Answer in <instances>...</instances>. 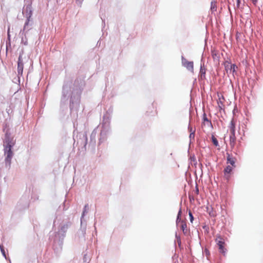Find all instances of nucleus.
I'll return each instance as SVG.
<instances>
[{"label": "nucleus", "instance_id": "9d476101", "mask_svg": "<svg viewBox=\"0 0 263 263\" xmlns=\"http://www.w3.org/2000/svg\"><path fill=\"white\" fill-rule=\"evenodd\" d=\"M206 73V68L204 67V65H201L200 69V74L201 79L205 78V75Z\"/></svg>", "mask_w": 263, "mask_h": 263}, {"label": "nucleus", "instance_id": "ddd939ff", "mask_svg": "<svg viewBox=\"0 0 263 263\" xmlns=\"http://www.w3.org/2000/svg\"><path fill=\"white\" fill-rule=\"evenodd\" d=\"M211 139H212V141L213 144L215 146L217 147V146H219L218 141L217 139H216V138L214 135L212 136Z\"/></svg>", "mask_w": 263, "mask_h": 263}, {"label": "nucleus", "instance_id": "6e6552de", "mask_svg": "<svg viewBox=\"0 0 263 263\" xmlns=\"http://www.w3.org/2000/svg\"><path fill=\"white\" fill-rule=\"evenodd\" d=\"M182 64L186 68L192 72L194 71V63L192 61H188L184 59L182 60Z\"/></svg>", "mask_w": 263, "mask_h": 263}, {"label": "nucleus", "instance_id": "1a4fd4ad", "mask_svg": "<svg viewBox=\"0 0 263 263\" xmlns=\"http://www.w3.org/2000/svg\"><path fill=\"white\" fill-rule=\"evenodd\" d=\"M24 63L22 55L20 54L17 62V72L18 75H22L23 71Z\"/></svg>", "mask_w": 263, "mask_h": 263}, {"label": "nucleus", "instance_id": "2eb2a0df", "mask_svg": "<svg viewBox=\"0 0 263 263\" xmlns=\"http://www.w3.org/2000/svg\"><path fill=\"white\" fill-rule=\"evenodd\" d=\"M189 217H190V221H191V222L192 223L194 220V217H193V215L192 212H191V211H189Z\"/></svg>", "mask_w": 263, "mask_h": 263}, {"label": "nucleus", "instance_id": "5701e85b", "mask_svg": "<svg viewBox=\"0 0 263 263\" xmlns=\"http://www.w3.org/2000/svg\"><path fill=\"white\" fill-rule=\"evenodd\" d=\"M153 109L154 110V112H156V109H155V108H154V107H153Z\"/></svg>", "mask_w": 263, "mask_h": 263}, {"label": "nucleus", "instance_id": "aec40b11", "mask_svg": "<svg viewBox=\"0 0 263 263\" xmlns=\"http://www.w3.org/2000/svg\"><path fill=\"white\" fill-rule=\"evenodd\" d=\"M253 3V5L256 6L258 0H251Z\"/></svg>", "mask_w": 263, "mask_h": 263}, {"label": "nucleus", "instance_id": "dca6fc26", "mask_svg": "<svg viewBox=\"0 0 263 263\" xmlns=\"http://www.w3.org/2000/svg\"><path fill=\"white\" fill-rule=\"evenodd\" d=\"M209 214L210 215H211V216H213V217H214L216 216V214H215V212H209Z\"/></svg>", "mask_w": 263, "mask_h": 263}, {"label": "nucleus", "instance_id": "39448f33", "mask_svg": "<svg viewBox=\"0 0 263 263\" xmlns=\"http://www.w3.org/2000/svg\"><path fill=\"white\" fill-rule=\"evenodd\" d=\"M234 167L228 165L223 170V177L227 180L229 181L232 174V171Z\"/></svg>", "mask_w": 263, "mask_h": 263}, {"label": "nucleus", "instance_id": "20e7f679", "mask_svg": "<svg viewBox=\"0 0 263 263\" xmlns=\"http://www.w3.org/2000/svg\"><path fill=\"white\" fill-rule=\"evenodd\" d=\"M216 241L220 252L224 255L227 250L224 248L226 244L223 238L219 236L216 238Z\"/></svg>", "mask_w": 263, "mask_h": 263}, {"label": "nucleus", "instance_id": "0eeeda50", "mask_svg": "<svg viewBox=\"0 0 263 263\" xmlns=\"http://www.w3.org/2000/svg\"><path fill=\"white\" fill-rule=\"evenodd\" d=\"M226 155L227 163L230 164L231 165V166H232L233 167L235 168L236 167L235 163L236 161V158L228 153H227Z\"/></svg>", "mask_w": 263, "mask_h": 263}, {"label": "nucleus", "instance_id": "7ed1b4c3", "mask_svg": "<svg viewBox=\"0 0 263 263\" xmlns=\"http://www.w3.org/2000/svg\"><path fill=\"white\" fill-rule=\"evenodd\" d=\"M181 211L180 210L178 213L177 218L176 220V223L178 226H180L181 229L182 230L184 234L187 235L188 234L189 231L187 229V225L186 222L183 220H181L180 218L181 216Z\"/></svg>", "mask_w": 263, "mask_h": 263}, {"label": "nucleus", "instance_id": "f03ea898", "mask_svg": "<svg viewBox=\"0 0 263 263\" xmlns=\"http://www.w3.org/2000/svg\"><path fill=\"white\" fill-rule=\"evenodd\" d=\"M5 143L6 144V145H4V151L5 155L6 156L5 161L6 163H8V164L10 165L11 163V158L13 155V152L11 150V148L13 144L7 141H6Z\"/></svg>", "mask_w": 263, "mask_h": 263}, {"label": "nucleus", "instance_id": "a211bd4d", "mask_svg": "<svg viewBox=\"0 0 263 263\" xmlns=\"http://www.w3.org/2000/svg\"><path fill=\"white\" fill-rule=\"evenodd\" d=\"M194 132H195V130H194L193 132L191 133H190V138H194Z\"/></svg>", "mask_w": 263, "mask_h": 263}, {"label": "nucleus", "instance_id": "f8f14e48", "mask_svg": "<svg viewBox=\"0 0 263 263\" xmlns=\"http://www.w3.org/2000/svg\"><path fill=\"white\" fill-rule=\"evenodd\" d=\"M224 100V98L222 96V99L219 98V100L218 101V107L220 108V109H222L223 107V101H222V100Z\"/></svg>", "mask_w": 263, "mask_h": 263}, {"label": "nucleus", "instance_id": "4468645a", "mask_svg": "<svg viewBox=\"0 0 263 263\" xmlns=\"http://www.w3.org/2000/svg\"><path fill=\"white\" fill-rule=\"evenodd\" d=\"M0 249H1V251L3 255V256L6 258L7 259V256H6V253H5V250H4V247L3 246H0Z\"/></svg>", "mask_w": 263, "mask_h": 263}, {"label": "nucleus", "instance_id": "9b49d317", "mask_svg": "<svg viewBox=\"0 0 263 263\" xmlns=\"http://www.w3.org/2000/svg\"><path fill=\"white\" fill-rule=\"evenodd\" d=\"M202 119L203 121V124L204 125H205L206 124H207L208 126L211 125V121L208 120L206 115L205 113H204L203 115Z\"/></svg>", "mask_w": 263, "mask_h": 263}, {"label": "nucleus", "instance_id": "412c9836", "mask_svg": "<svg viewBox=\"0 0 263 263\" xmlns=\"http://www.w3.org/2000/svg\"><path fill=\"white\" fill-rule=\"evenodd\" d=\"M240 0H237V7L238 8L240 5Z\"/></svg>", "mask_w": 263, "mask_h": 263}, {"label": "nucleus", "instance_id": "6ab92c4d", "mask_svg": "<svg viewBox=\"0 0 263 263\" xmlns=\"http://www.w3.org/2000/svg\"><path fill=\"white\" fill-rule=\"evenodd\" d=\"M76 1L78 3V4L81 6L83 0H76Z\"/></svg>", "mask_w": 263, "mask_h": 263}, {"label": "nucleus", "instance_id": "f257e3e1", "mask_svg": "<svg viewBox=\"0 0 263 263\" xmlns=\"http://www.w3.org/2000/svg\"><path fill=\"white\" fill-rule=\"evenodd\" d=\"M230 145L231 148H234L236 144V137L235 136V122L232 119L229 125Z\"/></svg>", "mask_w": 263, "mask_h": 263}, {"label": "nucleus", "instance_id": "f3484780", "mask_svg": "<svg viewBox=\"0 0 263 263\" xmlns=\"http://www.w3.org/2000/svg\"><path fill=\"white\" fill-rule=\"evenodd\" d=\"M87 210H88V205H85V207H84V211H83V215L84 214L85 212H87Z\"/></svg>", "mask_w": 263, "mask_h": 263}, {"label": "nucleus", "instance_id": "4be33fe9", "mask_svg": "<svg viewBox=\"0 0 263 263\" xmlns=\"http://www.w3.org/2000/svg\"><path fill=\"white\" fill-rule=\"evenodd\" d=\"M189 129L190 130V132L191 133H192V132H193V129H192V127H190V126H189Z\"/></svg>", "mask_w": 263, "mask_h": 263}, {"label": "nucleus", "instance_id": "423d86ee", "mask_svg": "<svg viewBox=\"0 0 263 263\" xmlns=\"http://www.w3.org/2000/svg\"><path fill=\"white\" fill-rule=\"evenodd\" d=\"M225 70L227 73H233L235 72V68H237L235 64H231L228 62L224 63Z\"/></svg>", "mask_w": 263, "mask_h": 263}]
</instances>
